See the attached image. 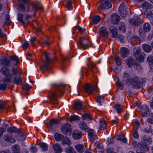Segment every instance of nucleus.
<instances>
[{"mask_svg": "<svg viewBox=\"0 0 153 153\" xmlns=\"http://www.w3.org/2000/svg\"><path fill=\"white\" fill-rule=\"evenodd\" d=\"M31 8L29 9V7L27 8V12H30L31 13H34L33 16H35L36 15V12L39 10H41L43 9V7L42 5L38 3L33 4L31 5Z\"/></svg>", "mask_w": 153, "mask_h": 153, "instance_id": "f257e3e1", "label": "nucleus"}, {"mask_svg": "<svg viewBox=\"0 0 153 153\" xmlns=\"http://www.w3.org/2000/svg\"><path fill=\"white\" fill-rule=\"evenodd\" d=\"M137 146L139 148L137 149V153H143L149 150V147L143 142L141 141L138 143Z\"/></svg>", "mask_w": 153, "mask_h": 153, "instance_id": "f03ea898", "label": "nucleus"}, {"mask_svg": "<svg viewBox=\"0 0 153 153\" xmlns=\"http://www.w3.org/2000/svg\"><path fill=\"white\" fill-rule=\"evenodd\" d=\"M130 11L128 8L124 3H123L120 6L119 8V12L120 16L123 17H125L128 14Z\"/></svg>", "mask_w": 153, "mask_h": 153, "instance_id": "7ed1b4c3", "label": "nucleus"}, {"mask_svg": "<svg viewBox=\"0 0 153 153\" xmlns=\"http://www.w3.org/2000/svg\"><path fill=\"white\" fill-rule=\"evenodd\" d=\"M61 129L63 134L67 136L71 135V129L70 128V125L69 124H64L61 127Z\"/></svg>", "mask_w": 153, "mask_h": 153, "instance_id": "20e7f679", "label": "nucleus"}, {"mask_svg": "<svg viewBox=\"0 0 153 153\" xmlns=\"http://www.w3.org/2000/svg\"><path fill=\"white\" fill-rule=\"evenodd\" d=\"M132 87L134 89H139L141 86V83L139 79L137 77L132 78Z\"/></svg>", "mask_w": 153, "mask_h": 153, "instance_id": "39448f33", "label": "nucleus"}, {"mask_svg": "<svg viewBox=\"0 0 153 153\" xmlns=\"http://www.w3.org/2000/svg\"><path fill=\"white\" fill-rule=\"evenodd\" d=\"M100 6L101 8L104 10L108 9L112 6L111 2L107 0H102L100 2Z\"/></svg>", "mask_w": 153, "mask_h": 153, "instance_id": "423d86ee", "label": "nucleus"}, {"mask_svg": "<svg viewBox=\"0 0 153 153\" xmlns=\"http://www.w3.org/2000/svg\"><path fill=\"white\" fill-rule=\"evenodd\" d=\"M111 21L113 25L117 24L120 19V16L116 13H112L111 15Z\"/></svg>", "mask_w": 153, "mask_h": 153, "instance_id": "0eeeda50", "label": "nucleus"}, {"mask_svg": "<svg viewBox=\"0 0 153 153\" xmlns=\"http://www.w3.org/2000/svg\"><path fill=\"white\" fill-rule=\"evenodd\" d=\"M50 54L49 53H47L45 52V61H44L43 64V65L42 68L45 69L47 70L49 68L48 65V64L50 62L51 60L49 57V55Z\"/></svg>", "mask_w": 153, "mask_h": 153, "instance_id": "6e6552de", "label": "nucleus"}, {"mask_svg": "<svg viewBox=\"0 0 153 153\" xmlns=\"http://www.w3.org/2000/svg\"><path fill=\"white\" fill-rule=\"evenodd\" d=\"M99 35L102 37L107 38L108 37V33L106 28L102 27L99 29Z\"/></svg>", "mask_w": 153, "mask_h": 153, "instance_id": "1a4fd4ad", "label": "nucleus"}, {"mask_svg": "<svg viewBox=\"0 0 153 153\" xmlns=\"http://www.w3.org/2000/svg\"><path fill=\"white\" fill-rule=\"evenodd\" d=\"M85 91L88 94L92 93L95 89V87L93 85L86 83L84 86Z\"/></svg>", "mask_w": 153, "mask_h": 153, "instance_id": "9d476101", "label": "nucleus"}, {"mask_svg": "<svg viewBox=\"0 0 153 153\" xmlns=\"http://www.w3.org/2000/svg\"><path fill=\"white\" fill-rule=\"evenodd\" d=\"M89 40L87 38H80L79 39V45L83 48H85L89 44Z\"/></svg>", "mask_w": 153, "mask_h": 153, "instance_id": "9b49d317", "label": "nucleus"}, {"mask_svg": "<svg viewBox=\"0 0 153 153\" xmlns=\"http://www.w3.org/2000/svg\"><path fill=\"white\" fill-rule=\"evenodd\" d=\"M59 123V120L55 119H51L49 121V128L51 130L55 128Z\"/></svg>", "mask_w": 153, "mask_h": 153, "instance_id": "f8f14e48", "label": "nucleus"}, {"mask_svg": "<svg viewBox=\"0 0 153 153\" xmlns=\"http://www.w3.org/2000/svg\"><path fill=\"white\" fill-rule=\"evenodd\" d=\"M141 112L143 117H146L150 115V111L148 107L145 105L141 108Z\"/></svg>", "mask_w": 153, "mask_h": 153, "instance_id": "ddd939ff", "label": "nucleus"}, {"mask_svg": "<svg viewBox=\"0 0 153 153\" xmlns=\"http://www.w3.org/2000/svg\"><path fill=\"white\" fill-rule=\"evenodd\" d=\"M129 22L132 25L135 26H138L141 23L140 19L137 17H136L133 19H129Z\"/></svg>", "mask_w": 153, "mask_h": 153, "instance_id": "4468645a", "label": "nucleus"}, {"mask_svg": "<svg viewBox=\"0 0 153 153\" xmlns=\"http://www.w3.org/2000/svg\"><path fill=\"white\" fill-rule=\"evenodd\" d=\"M21 3H19L18 6L19 8L21 11L25 10V7L24 5L25 4H27L29 3L30 0H19Z\"/></svg>", "mask_w": 153, "mask_h": 153, "instance_id": "2eb2a0df", "label": "nucleus"}, {"mask_svg": "<svg viewBox=\"0 0 153 153\" xmlns=\"http://www.w3.org/2000/svg\"><path fill=\"white\" fill-rule=\"evenodd\" d=\"M0 71L3 75L7 77H9L10 75L9 69L6 67L3 66L0 69Z\"/></svg>", "mask_w": 153, "mask_h": 153, "instance_id": "dca6fc26", "label": "nucleus"}, {"mask_svg": "<svg viewBox=\"0 0 153 153\" xmlns=\"http://www.w3.org/2000/svg\"><path fill=\"white\" fill-rule=\"evenodd\" d=\"M53 149L56 153H61L62 151V149L58 144H55L52 146Z\"/></svg>", "mask_w": 153, "mask_h": 153, "instance_id": "f3484780", "label": "nucleus"}, {"mask_svg": "<svg viewBox=\"0 0 153 153\" xmlns=\"http://www.w3.org/2000/svg\"><path fill=\"white\" fill-rule=\"evenodd\" d=\"M109 30L110 32L112 34V36L115 38L117 34V30L116 28L113 25H111L109 27Z\"/></svg>", "mask_w": 153, "mask_h": 153, "instance_id": "a211bd4d", "label": "nucleus"}, {"mask_svg": "<svg viewBox=\"0 0 153 153\" xmlns=\"http://www.w3.org/2000/svg\"><path fill=\"white\" fill-rule=\"evenodd\" d=\"M0 63L4 66L8 67L10 66L11 64V62L9 60L5 57L0 59Z\"/></svg>", "mask_w": 153, "mask_h": 153, "instance_id": "6ab92c4d", "label": "nucleus"}, {"mask_svg": "<svg viewBox=\"0 0 153 153\" xmlns=\"http://www.w3.org/2000/svg\"><path fill=\"white\" fill-rule=\"evenodd\" d=\"M82 136L81 132L78 131H74L72 134L73 137L75 140H78L81 138Z\"/></svg>", "mask_w": 153, "mask_h": 153, "instance_id": "aec40b11", "label": "nucleus"}, {"mask_svg": "<svg viewBox=\"0 0 153 153\" xmlns=\"http://www.w3.org/2000/svg\"><path fill=\"white\" fill-rule=\"evenodd\" d=\"M121 56L123 58L128 56L129 53L128 49L126 48H123L121 49Z\"/></svg>", "mask_w": 153, "mask_h": 153, "instance_id": "412c9836", "label": "nucleus"}, {"mask_svg": "<svg viewBox=\"0 0 153 153\" xmlns=\"http://www.w3.org/2000/svg\"><path fill=\"white\" fill-rule=\"evenodd\" d=\"M4 140L7 142L14 143L15 142V139L11 136L7 134H5L3 137Z\"/></svg>", "mask_w": 153, "mask_h": 153, "instance_id": "4be33fe9", "label": "nucleus"}, {"mask_svg": "<svg viewBox=\"0 0 153 153\" xmlns=\"http://www.w3.org/2000/svg\"><path fill=\"white\" fill-rule=\"evenodd\" d=\"M48 96L50 101H51L53 100H56L57 97V96L56 92L54 91H49V93L48 94Z\"/></svg>", "mask_w": 153, "mask_h": 153, "instance_id": "5701e85b", "label": "nucleus"}, {"mask_svg": "<svg viewBox=\"0 0 153 153\" xmlns=\"http://www.w3.org/2000/svg\"><path fill=\"white\" fill-rule=\"evenodd\" d=\"M95 134L94 130L89 129L88 130V137L90 140L93 141L94 140Z\"/></svg>", "mask_w": 153, "mask_h": 153, "instance_id": "b1692460", "label": "nucleus"}, {"mask_svg": "<svg viewBox=\"0 0 153 153\" xmlns=\"http://www.w3.org/2000/svg\"><path fill=\"white\" fill-rule=\"evenodd\" d=\"M136 61L131 57H129L127 59V64L129 67H131L132 65H135Z\"/></svg>", "mask_w": 153, "mask_h": 153, "instance_id": "393cba45", "label": "nucleus"}, {"mask_svg": "<svg viewBox=\"0 0 153 153\" xmlns=\"http://www.w3.org/2000/svg\"><path fill=\"white\" fill-rule=\"evenodd\" d=\"M17 137L18 139L21 140L23 141L26 138V136L24 132L20 130V131H19Z\"/></svg>", "mask_w": 153, "mask_h": 153, "instance_id": "a878e982", "label": "nucleus"}, {"mask_svg": "<svg viewBox=\"0 0 153 153\" xmlns=\"http://www.w3.org/2000/svg\"><path fill=\"white\" fill-rule=\"evenodd\" d=\"M78 126L82 130H86L88 129V126L85 122L81 121L79 123Z\"/></svg>", "mask_w": 153, "mask_h": 153, "instance_id": "bb28decb", "label": "nucleus"}, {"mask_svg": "<svg viewBox=\"0 0 153 153\" xmlns=\"http://www.w3.org/2000/svg\"><path fill=\"white\" fill-rule=\"evenodd\" d=\"M7 131L9 133L12 134L13 133H17L20 131V129H17L15 127L8 128L7 129Z\"/></svg>", "mask_w": 153, "mask_h": 153, "instance_id": "cd10ccee", "label": "nucleus"}, {"mask_svg": "<svg viewBox=\"0 0 153 153\" xmlns=\"http://www.w3.org/2000/svg\"><path fill=\"white\" fill-rule=\"evenodd\" d=\"M75 149L78 152L82 153L85 150V149L82 144L77 145L75 146Z\"/></svg>", "mask_w": 153, "mask_h": 153, "instance_id": "c85d7f7f", "label": "nucleus"}, {"mask_svg": "<svg viewBox=\"0 0 153 153\" xmlns=\"http://www.w3.org/2000/svg\"><path fill=\"white\" fill-rule=\"evenodd\" d=\"M13 81L14 84H19L22 83V78L20 76L14 77L13 78Z\"/></svg>", "mask_w": 153, "mask_h": 153, "instance_id": "c756f323", "label": "nucleus"}, {"mask_svg": "<svg viewBox=\"0 0 153 153\" xmlns=\"http://www.w3.org/2000/svg\"><path fill=\"white\" fill-rule=\"evenodd\" d=\"M64 137L63 135L58 133H56L54 135V138L56 141H60L64 138Z\"/></svg>", "mask_w": 153, "mask_h": 153, "instance_id": "7c9ffc66", "label": "nucleus"}, {"mask_svg": "<svg viewBox=\"0 0 153 153\" xmlns=\"http://www.w3.org/2000/svg\"><path fill=\"white\" fill-rule=\"evenodd\" d=\"M141 49L139 47H137L135 48L134 55L136 58H137L140 54L141 53Z\"/></svg>", "mask_w": 153, "mask_h": 153, "instance_id": "2f4dec72", "label": "nucleus"}, {"mask_svg": "<svg viewBox=\"0 0 153 153\" xmlns=\"http://www.w3.org/2000/svg\"><path fill=\"white\" fill-rule=\"evenodd\" d=\"M116 139L122 141L124 143H126L127 142V139L125 137V136L120 134L117 135Z\"/></svg>", "mask_w": 153, "mask_h": 153, "instance_id": "473e14b6", "label": "nucleus"}, {"mask_svg": "<svg viewBox=\"0 0 153 153\" xmlns=\"http://www.w3.org/2000/svg\"><path fill=\"white\" fill-rule=\"evenodd\" d=\"M143 50L147 52H150L152 50L151 47L149 45L144 44L142 46Z\"/></svg>", "mask_w": 153, "mask_h": 153, "instance_id": "72a5a7b5", "label": "nucleus"}, {"mask_svg": "<svg viewBox=\"0 0 153 153\" xmlns=\"http://www.w3.org/2000/svg\"><path fill=\"white\" fill-rule=\"evenodd\" d=\"M39 145L42 149L43 152H45L47 151L48 146L46 143L44 142H41L39 144Z\"/></svg>", "mask_w": 153, "mask_h": 153, "instance_id": "f704fd0d", "label": "nucleus"}, {"mask_svg": "<svg viewBox=\"0 0 153 153\" xmlns=\"http://www.w3.org/2000/svg\"><path fill=\"white\" fill-rule=\"evenodd\" d=\"M82 118L83 120H91L92 119V117L87 113H84L82 116Z\"/></svg>", "mask_w": 153, "mask_h": 153, "instance_id": "c9c22d12", "label": "nucleus"}, {"mask_svg": "<svg viewBox=\"0 0 153 153\" xmlns=\"http://www.w3.org/2000/svg\"><path fill=\"white\" fill-rule=\"evenodd\" d=\"M80 117L76 115H73L70 117L69 118L70 121L72 123L73 121H79L80 120Z\"/></svg>", "mask_w": 153, "mask_h": 153, "instance_id": "e433bc0d", "label": "nucleus"}, {"mask_svg": "<svg viewBox=\"0 0 153 153\" xmlns=\"http://www.w3.org/2000/svg\"><path fill=\"white\" fill-rule=\"evenodd\" d=\"M143 140L145 142H144L147 144H150L152 142L151 138L147 137L146 135L143 136Z\"/></svg>", "mask_w": 153, "mask_h": 153, "instance_id": "4c0bfd02", "label": "nucleus"}, {"mask_svg": "<svg viewBox=\"0 0 153 153\" xmlns=\"http://www.w3.org/2000/svg\"><path fill=\"white\" fill-rule=\"evenodd\" d=\"M13 153H20L19 146L17 144H15L12 147Z\"/></svg>", "mask_w": 153, "mask_h": 153, "instance_id": "58836bf2", "label": "nucleus"}, {"mask_svg": "<svg viewBox=\"0 0 153 153\" xmlns=\"http://www.w3.org/2000/svg\"><path fill=\"white\" fill-rule=\"evenodd\" d=\"M71 143L70 140L68 138L64 137L62 141V145L67 144L70 145Z\"/></svg>", "mask_w": 153, "mask_h": 153, "instance_id": "ea45409f", "label": "nucleus"}, {"mask_svg": "<svg viewBox=\"0 0 153 153\" xmlns=\"http://www.w3.org/2000/svg\"><path fill=\"white\" fill-rule=\"evenodd\" d=\"M141 6L143 8L146 9H151L152 7V5L147 2H145L143 3Z\"/></svg>", "mask_w": 153, "mask_h": 153, "instance_id": "a19ab883", "label": "nucleus"}, {"mask_svg": "<svg viewBox=\"0 0 153 153\" xmlns=\"http://www.w3.org/2000/svg\"><path fill=\"white\" fill-rule=\"evenodd\" d=\"M99 123L100 128L101 129L103 130L106 128V125L105 121L103 120H100Z\"/></svg>", "mask_w": 153, "mask_h": 153, "instance_id": "79ce46f5", "label": "nucleus"}, {"mask_svg": "<svg viewBox=\"0 0 153 153\" xmlns=\"http://www.w3.org/2000/svg\"><path fill=\"white\" fill-rule=\"evenodd\" d=\"M74 107L76 110H81L82 108V104L79 102H75L74 104Z\"/></svg>", "mask_w": 153, "mask_h": 153, "instance_id": "37998d69", "label": "nucleus"}, {"mask_svg": "<svg viewBox=\"0 0 153 153\" xmlns=\"http://www.w3.org/2000/svg\"><path fill=\"white\" fill-rule=\"evenodd\" d=\"M119 30L121 32H125L126 31V28L125 27V25L123 23L120 22V24L118 25Z\"/></svg>", "mask_w": 153, "mask_h": 153, "instance_id": "c03bdc74", "label": "nucleus"}, {"mask_svg": "<svg viewBox=\"0 0 153 153\" xmlns=\"http://www.w3.org/2000/svg\"><path fill=\"white\" fill-rule=\"evenodd\" d=\"M143 30L144 31L148 32L151 30V27L150 24L148 23H145L143 26Z\"/></svg>", "mask_w": 153, "mask_h": 153, "instance_id": "a18cd8bd", "label": "nucleus"}, {"mask_svg": "<svg viewBox=\"0 0 153 153\" xmlns=\"http://www.w3.org/2000/svg\"><path fill=\"white\" fill-rule=\"evenodd\" d=\"M145 56V53L142 52L141 53L136 59H138L140 62H143L144 59V57Z\"/></svg>", "mask_w": 153, "mask_h": 153, "instance_id": "49530a36", "label": "nucleus"}, {"mask_svg": "<svg viewBox=\"0 0 153 153\" xmlns=\"http://www.w3.org/2000/svg\"><path fill=\"white\" fill-rule=\"evenodd\" d=\"M23 17V15L20 13L18 14L17 20L20 22L22 24L24 25L25 22L22 20Z\"/></svg>", "mask_w": 153, "mask_h": 153, "instance_id": "de8ad7c7", "label": "nucleus"}, {"mask_svg": "<svg viewBox=\"0 0 153 153\" xmlns=\"http://www.w3.org/2000/svg\"><path fill=\"white\" fill-rule=\"evenodd\" d=\"M100 20V16H96L92 19V21L94 24H97Z\"/></svg>", "mask_w": 153, "mask_h": 153, "instance_id": "09e8293b", "label": "nucleus"}, {"mask_svg": "<svg viewBox=\"0 0 153 153\" xmlns=\"http://www.w3.org/2000/svg\"><path fill=\"white\" fill-rule=\"evenodd\" d=\"M10 59L11 60L15 61V62H13L14 65H16L19 63V59L17 56H15L14 57L11 56L10 57Z\"/></svg>", "mask_w": 153, "mask_h": 153, "instance_id": "8fccbe9b", "label": "nucleus"}, {"mask_svg": "<svg viewBox=\"0 0 153 153\" xmlns=\"http://www.w3.org/2000/svg\"><path fill=\"white\" fill-rule=\"evenodd\" d=\"M115 108L117 113H120L122 112V106L121 105L118 104H116L115 105Z\"/></svg>", "mask_w": 153, "mask_h": 153, "instance_id": "3c124183", "label": "nucleus"}, {"mask_svg": "<svg viewBox=\"0 0 153 153\" xmlns=\"http://www.w3.org/2000/svg\"><path fill=\"white\" fill-rule=\"evenodd\" d=\"M65 152L67 153H75L76 152L71 147H68L65 149Z\"/></svg>", "mask_w": 153, "mask_h": 153, "instance_id": "603ef678", "label": "nucleus"}, {"mask_svg": "<svg viewBox=\"0 0 153 153\" xmlns=\"http://www.w3.org/2000/svg\"><path fill=\"white\" fill-rule=\"evenodd\" d=\"M11 23V21L10 20L9 16L7 15H5V24L7 25H8Z\"/></svg>", "mask_w": 153, "mask_h": 153, "instance_id": "864d4df0", "label": "nucleus"}, {"mask_svg": "<svg viewBox=\"0 0 153 153\" xmlns=\"http://www.w3.org/2000/svg\"><path fill=\"white\" fill-rule=\"evenodd\" d=\"M118 79L117 82V85L121 90H123L124 88V84L123 83H122L120 81L119 79L118 78Z\"/></svg>", "mask_w": 153, "mask_h": 153, "instance_id": "5fc2aeb1", "label": "nucleus"}, {"mask_svg": "<svg viewBox=\"0 0 153 153\" xmlns=\"http://www.w3.org/2000/svg\"><path fill=\"white\" fill-rule=\"evenodd\" d=\"M95 150L96 152L102 153L104 152V150L103 149V146L101 145V147L98 148H95Z\"/></svg>", "mask_w": 153, "mask_h": 153, "instance_id": "6e6d98bb", "label": "nucleus"}, {"mask_svg": "<svg viewBox=\"0 0 153 153\" xmlns=\"http://www.w3.org/2000/svg\"><path fill=\"white\" fill-rule=\"evenodd\" d=\"M137 129H134L133 130V137L135 139H137L139 137V134L137 130Z\"/></svg>", "mask_w": 153, "mask_h": 153, "instance_id": "4d7b16f0", "label": "nucleus"}, {"mask_svg": "<svg viewBox=\"0 0 153 153\" xmlns=\"http://www.w3.org/2000/svg\"><path fill=\"white\" fill-rule=\"evenodd\" d=\"M57 90L59 91L62 92V90L64 88V86L62 85H58L56 86Z\"/></svg>", "mask_w": 153, "mask_h": 153, "instance_id": "13d9d810", "label": "nucleus"}, {"mask_svg": "<svg viewBox=\"0 0 153 153\" xmlns=\"http://www.w3.org/2000/svg\"><path fill=\"white\" fill-rule=\"evenodd\" d=\"M115 61L118 66H120L121 65L120 58L118 56H116L115 59Z\"/></svg>", "mask_w": 153, "mask_h": 153, "instance_id": "bf43d9fd", "label": "nucleus"}, {"mask_svg": "<svg viewBox=\"0 0 153 153\" xmlns=\"http://www.w3.org/2000/svg\"><path fill=\"white\" fill-rule=\"evenodd\" d=\"M147 61L151 65H153V56H148L147 58Z\"/></svg>", "mask_w": 153, "mask_h": 153, "instance_id": "052dcab7", "label": "nucleus"}, {"mask_svg": "<svg viewBox=\"0 0 153 153\" xmlns=\"http://www.w3.org/2000/svg\"><path fill=\"white\" fill-rule=\"evenodd\" d=\"M11 72L13 75L15 76L18 74L19 71L17 69L13 68L11 69Z\"/></svg>", "mask_w": 153, "mask_h": 153, "instance_id": "680f3d73", "label": "nucleus"}, {"mask_svg": "<svg viewBox=\"0 0 153 153\" xmlns=\"http://www.w3.org/2000/svg\"><path fill=\"white\" fill-rule=\"evenodd\" d=\"M7 87V85L5 83L0 84V89L1 90L4 91Z\"/></svg>", "mask_w": 153, "mask_h": 153, "instance_id": "e2e57ef3", "label": "nucleus"}, {"mask_svg": "<svg viewBox=\"0 0 153 153\" xmlns=\"http://www.w3.org/2000/svg\"><path fill=\"white\" fill-rule=\"evenodd\" d=\"M38 149L36 146H32L30 149V151L31 152L34 153L37 152Z\"/></svg>", "mask_w": 153, "mask_h": 153, "instance_id": "0e129e2a", "label": "nucleus"}, {"mask_svg": "<svg viewBox=\"0 0 153 153\" xmlns=\"http://www.w3.org/2000/svg\"><path fill=\"white\" fill-rule=\"evenodd\" d=\"M31 88V87L29 85L27 84H26L23 86V88L26 91L28 90Z\"/></svg>", "mask_w": 153, "mask_h": 153, "instance_id": "69168bd1", "label": "nucleus"}, {"mask_svg": "<svg viewBox=\"0 0 153 153\" xmlns=\"http://www.w3.org/2000/svg\"><path fill=\"white\" fill-rule=\"evenodd\" d=\"M29 44L27 41H26L22 45V48L24 49H27L29 46Z\"/></svg>", "mask_w": 153, "mask_h": 153, "instance_id": "338daca9", "label": "nucleus"}, {"mask_svg": "<svg viewBox=\"0 0 153 153\" xmlns=\"http://www.w3.org/2000/svg\"><path fill=\"white\" fill-rule=\"evenodd\" d=\"M147 122L153 124V115L151 116L147 119Z\"/></svg>", "mask_w": 153, "mask_h": 153, "instance_id": "774afa93", "label": "nucleus"}]
</instances>
